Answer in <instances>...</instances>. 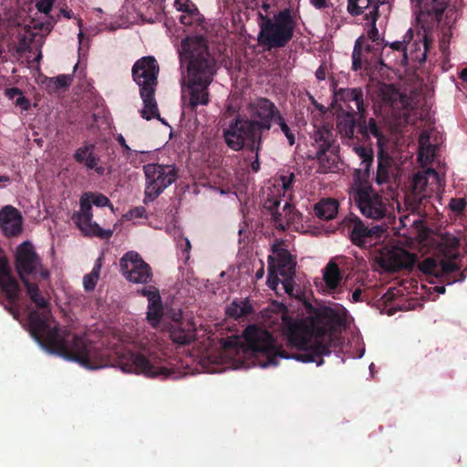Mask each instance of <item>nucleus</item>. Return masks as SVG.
<instances>
[{
	"mask_svg": "<svg viewBox=\"0 0 467 467\" xmlns=\"http://www.w3.org/2000/svg\"><path fill=\"white\" fill-rule=\"evenodd\" d=\"M56 22L57 21L54 20L52 17H49L44 22H34L33 27L36 30H41L46 34H49L52 31Z\"/></svg>",
	"mask_w": 467,
	"mask_h": 467,
	"instance_id": "40",
	"label": "nucleus"
},
{
	"mask_svg": "<svg viewBox=\"0 0 467 467\" xmlns=\"http://www.w3.org/2000/svg\"><path fill=\"white\" fill-rule=\"evenodd\" d=\"M179 57L182 64L187 65L190 97L186 107L193 111L199 105L209 103L208 87L217 71V63L209 51L206 39L201 36L183 39Z\"/></svg>",
	"mask_w": 467,
	"mask_h": 467,
	"instance_id": "4",
	"label": "nucleus"
},
{
	"mask_svg": "<svg viewBox=\"0 0 467 467\" xmlns=\"http://www.w3.org/2000/svg\"><path fill=\"white\" fill-rule=\"evenodd\" d=\"M413 38V29L410 28L403 36L402 41H394L390 44L386 43L384 47L389 46L392 50H396L401 53V62L405 64L406 59V43Z\"/></svg>",
	"mask_w": 467,
	"mask_h": 467,
	"instance_id": "36",
	"label": "nucleus"
},
{
	"mask_svg": "<svg viewBox=\"0 0 467 467\" xmlns=\"http://www.w3.org/2000/svg\"><path fill=\"white\" fill-rule=\"evenodd\" d=\"M358 135L360 136V139L367 140L370 136H373L377 139V145L379 147V150H383L385 144L387 143V139L383 135L381 129L378 126L376 120L373 118L368 119L367 123L366 116L358 117Z\"/></svg>",
	"mask_w": 467,
	"mask_h": 467,
	"instance_id": "23",
	"label": "nucleus"
},
{
	"mask_svg": "<svg viewBox=\"0 0 467 467\" xmlns=\"http://www.w3.org/2000/svg\"><path fill=\"white\" fill-rule=\"evenodd\" d=\"M93 170L99 174V175H103L104 172H105V168L102 167V166H96V168H93Z\"/></svg>",
	"mask_w": 467,
	"mask_h": 467,
	"instance_id": "63",
	"label": "nucleus"
},
{
	"mask_svg": "<svg viewBox=\"0 0 467 467\" xmlns=\"http://www.w3.org/2000/svg\"><path fill=\"white\" fill-rule=\"evenodd\" d=\"M199 20H200V15H190V14H187V13H183L180 16L181 23L185 25V26H192L195 22H198Z\"/></svg>",
	"mask_w": 467,
	"mask_h": 467,
	"instance_id": "49",
	"label": "nucleus"
},
{
	"mask_svg": "<svg viewBox=\"0 0 467 467\" xmlns=\"http://www.w3.org/2000/svg\"><path fill=\"white\" fill-rule=\"evenodd\" d=\"M334 99L339 103L342 110L357 112L358 117L366 114L367 104L364 101V91L361 88H343L334 90Z\"/></svg>",
	"mask_w": 467,
	"mask_h": 467,
	"instance_id": "18",
	"label": "nucleus"
},
{
	"mask_svg": "<svg viewBox=\"0 0 467 467\" xmlns=\"http://www.w3.org/2000/svg\"><path fill=\"white\" fill-rule=\"evenodd\" d=\"M169 331L171 340L179 345H188L195 338V327L192 322L183 321L182 313L173 311L171 316Z\"/></svg>",
	"mask_w": 467,
	"mask_h": 467,
	"instance_id": "20",
	"label": "nucleus"
},
{
	"mask_svg": "<svg viewBox=\"0 0 467 467\" xmlns=\"http://www.w3.org/2000/svg\"><path fill=\"white\" fill-rule=\"evenodd\" d=\"M115 366L123 372L142 374L148 378L162 377L166 379L173 373L166 366L158 365L144 355L130 350L119 355Z\"/></svg>",
	"mask_w": 467,
	"mask_h": 467,
	"instance_id": "13",
	"label": "nucleus"
},
{
	"mask_svg": "<svg viewBox=\"0 0 467 467\" xmlns=\"http://www.w3.org/2000/svg\"><path fill=\"white\" fill-rule=\"evenodd\" d=\"M99 159L94 154H90L86 161L82 164H84L88 169L93 170L99 163Z\"/></svg>",
	"mask_w": 467,
	"mask_h": 467,
	"instance_id": "50",
	"label": "nucleus"
},
{
	"mask_svg": "<svg viewBox=\"0 0 467 467\" xmlns=\"http://www.w3.org/2000/svg\"><path fill=\"white\" fill-rule=\"evenodd\" d=\"M417 256L400 247H391L381 254V265L389 271L397 272L401 269H412Z\"/></svg>",
	"mask_w": 467,
	"mask_h": 467,
	"instance_id": "19",
	"label": "nucleus"
},
{
	"mask_svg": "<svg viewBox=\"0 0 467 467\" xmlns=\"http://www.w3.org/2000/svg\"><path fill=\"white\" fill-rule=\"evenodd\" d=\"M253 306L252 305L244 300V301H234L226 310V313L229 317H234L235 319L245 317L248 315L252 314Z\"/></svg>",
	"mask_w": 467,
	"mask_h": 467,
	"instance_id": "33",
	"label": "nucleus"
},
{
	"mask_svg": "<svg viewBox=\"0 0 467 467\" xmlns=\"http://www.w3.org/2000/svg\"><path fill=\"white\" fill-rule=\"evenodd\" d=\"M40 267H42L41 259L33 244L29 241L20 244L16 253V270L22 283L29 281L27 276L38 273Z\"/></svg>",
	"mask_w": 467,
	"mask_h": 467,
	"instance_id": "17",
	"label": "nucleus"
},
{
	"mask_svg": "<svg viewBox=\"0 0 467 467\" xmlns=\"http://www.w3.org/2000/svg\"><path fill=\"white\" fill-rule=\"evenodd\" d=\"M92 205L106 207L111 206V203L109 199L103 193L86 192L80 196L79 210L72 214L71 219L83 235L109 240L112 236L113 231L109 229L105 230L92 221Z\"/></svg>",
	"mask_w": 467,
	"mask_h": 467,
	"instance_id": "9",
	"label": "nucleus"
},
{
	"mask_svg": "<svg viewBox=\"0 0 467 467\" xmlns=\"http://www.w3.org/2000/svg\"><path fill=\"white\" fill-rule=\"evenodd\" d=\"M160 67L154 57L147 56L138 59L131 68L134 82L140 87V96L143 101V109L140 115L150 120L153 118L160 119L155 92L158 85Z\"/></svg>",
	"mask_w": 467,
	"mask_h": 467,
	"instance_id": "8",
	"label": "nucleus"
},
{
	"mask_svg": "<svg viewBox=\"0 0 467 467\" xmlns=\"http://www.w3.org/2000/svg\"><path fill=\"white\" fill-rule=\"evenodd\" d=\"M16 105L20 107L24 110H27L30 108V101H29L28 99L24 97L23 94H22L21 96L16 98Z\"/></svg>",
	"mask_w": 467,
	"mask_h": 467,
	"instance_id": "53",
	"label": "nucleus"
},
{
	"mask_svg": "<svg viewBox=\"0 0 467 467\" xmlns=\"http://www.w3.org/2000/svg\"><path fill=\"white\" fill-rule=\"evenodd\" d=\"M314 212L316 216L321 220H332L338 213V202L335 199H322L315 204Z\"/></svg>",
	"mask_w": 467,
	"mask_h": 467,
	"instance_id": "27",
	"label": "nucleus"
},
{
	"mask_svg": "<svg viewBox=\"0 0 467 467\" xmlns=\"http://www.w3.org/2000/svg\"><path fill=\"white\" fill-rule=\"evenodd\" d=\"M24 285L31 302L41 310H30L27 316L29 332L41 347L88 369H99L109 365L104 350L85 335L51 327L48 322L51 315L49 299L43 296L37 284L25 281Z\"/></svg>",
	"mask_w": 467,
	"mask_h": 467,
	"instance_id": "2",
	"label": "nucleus"
},
{
	"mask_svg": "<svg viewBox=\"0 0 467 467\" xmlns=\"http://www.w3.org/2000/svg\"><path fill=\"white\" fill-rule=\"evenodd\" d=\"M460 77L463 81L467 82V67L462 70Z\"/></svg>",
	"mask_w": 467,
	"mask_h": 467,
	"instance_id": "64",
	"label": "nucleus"
},
{
	"mask_svg": "<svg viewBox=\"0 0 467 467\" xmlns=\"http://www.w3.org/2000/svg\"><path fill=\"white\" fill-rule=\"evenodd\" d=\"M23 218L19 211L6 205L0 211V228L6 236H16L22 232Z\"/></svg>",
	"mask_w": 467,
	"mask_h": 467,
	"instance_id": "21",
	"label": "nucleus"
},
{
	"mask_svg": "<svg viewBox=\"0 0 467 467\" xmlns=\"http://www.w3.org/2000/svg\"><path fill=\"white\" fill-rule=\"evenodd\" d=\"M419 7L417 19L421 25L422 32L413 31V38L406 43V59L422 64L427 59V54L433 44L431 31L439 26L443 13L451 0H415Z\"/></svg>",
	"mask_w": 467,
	"mask_h": 467,
	"instance_id": "6",
	"label": "nucleus"
},
{
	"mask_svg": "<svg viewBox=\"0 0 467 467\" xmlns=\"http://www.w3.org/2000/svg\"><path fill=\"white\" fill-rule=\"evenodd\" d=\"M352 301L355 303L362 301V290L360 288H357L352 293Z\"/></svg>",
	"mask_w": 467,
	"mask_h": 467,
	"instance_id": "57",
	"label": "nucleus"
},
{
	"mask_svg": "<svg viewBox=\"0 0 467 467\" xmlns=\"http://www.w3.org/2000/svg\"><path fill=\"white\" fill-rule=\"evenodd\" d=\"M379 18V6L374 5L373 10L365 14L364 19L369 23V29L368 30V37L377 43L379 39V29L377 28V21Z\"/></svg>",
	"mask_w": 467,
	"mask_h": 467,
	"instance_id": "34",
	"label": "nucleus"
},
{
	"mask_svg": "<svg viewBox=\"0 0 467 467\" xmlns=\"http://www.w3.org/2000/svg\"><path fill=\"white\" fill-rule=\"evenodd\" d=\"M72 80L71 76L61 74L55 78L46 77L42 81V84L49 94H53L57 93L60 89H66L68 88L71 85Z\"/></svg>",
	"mask_w": 467,
	"mask_h": 467,
	"instance_id": "30",
	"label": "nucleus"
},
{
	"mask_svg": "<svg viewBox=\"0 0 467 467\" xmlns=\"http://www.w3.org/2000/svg\"><path fill=\"white\" fill-rule=\"evenodd\" d=\"M460 239L449 233L440 235L434 256H429L418 264V269L425 275L447 285L462 282L467 269H462Z\"/></svg>",
	"mask_w": 467,
	"mask_h": 467,
	"instance_id": "5",
	"label": "nucleus"
},
{
	"mask_svg": "<svg viewBox=\"0 0 467 467\" xmlns=\"http://www.w3.org/2000/svg\"><path fill=\"white\" fill-rule=\"evenodd\" d=\"M392 165V160L385 154L384 150H379L378 152V170L376 173V182L379 185L387 183L389 180V169Z\"/></svg>",
	"mask_w": 467,
	"mask_h": 467,
	"instance_id": "28",
	"label": "nucleus"
},
{
	"mask_svg": "<svg viewBox=\"0 0 467 467\" xmlns=\"http://www.w3.org/2000/svg\"><path fill=\"white\" fill-rule=\"evenodd\" d=\"M94 144L85 143L83 146L78 148L73 155L74 160L82 164L87 158L94 152Z\"/></svg>",
	"mask_w": 467,
	"mask_h": 467,
	"instance_id": "38",
	"label": "nucleus"
},
{
	"mask_svg": "<svg viewBox=\"0 0 467 467\" xmlns=\"http://www.w3.org/2000/svg\"><path fill=\"white\" fill-rule=\"evenodd\" d=\"M283 213L285 224H289L296 220V213L293 204L285 202L283 206Z\"/></svg>",
	"mask_w": 467,
	"mask_h": 467,
	"instance_id": "41",
	"label": "nucleus"
},
{
	"mask_svg": "<svg viewBox=\"0 0 467 467\" xmlns=\"http://www.w3.org/2000/svg\"><path fill=\"white\" fill-rule=\"evenodd\" d=\"M280 109L267 98H257L247 105V115L233 119L223 135L226 145L234 151L245 147V140H252V150H262Z\"/></svg>",
	"mask_w": 467,
	"mask_h": 467,
	"instance_id": "3",
	"label": "nucleus"
},
{
	"mask_svg": "<svg viewBox=\"0 0 467 467\" xmlns=\"http://www.w3.org/2000/svg\"><path fill=\"white\" fill-rule=\"evenodd\" d=\"M98 275L96 273H90L88 275H86L83 277V285L86 291L90 292L93 291L97 282H98Z\"/></svg>",
	"mask_w": 467,
	"mask_h": 467,
	"instance_id": "43",
	"label": "nucleus"
},
{
	"mask_svg": "<svg viewBox=\"0 0 467 467\" xmlns=\"http://www.w3.org/2000/svg\"><path fill=\"white\" fill-rule=\"evenodd\" d=\"M466 202L462 198H451L449 203V207L452 212L461 213L464 211Z\"/></svg>",
	"mask_w": 467,
	"mask_h": 467,
	"instance_id": "45",
	"label": "nucleus"
},
{
	"mask_svg": "<svg viewBox=\"0 0 467 467\" xmlns=\"http://www.w3.org/2000/svg\"><path fill=\"white\" fill-rule=\"evenodd\" d=\"M310 3L317 9H322L327 6V0H310Z\"/></svg>",
	"mask_w": 467,
	"mask_h": 467,
	"instance_id": "58",
	"label": "nucleus"
},
{
	"mask_svg": "<svg viewBox=\"0 0 467 467\" xmlns=\"http://www.w3.org/2000/svg\"><path fill=\"white\" fill-rule=\"evenodd\" d=\"M326 75H327V66L325 64H322L317 69L316 77L318 80H324V79H326Z\"/></svg>",
	"mask_w": 467,
	"mask_h": 467,
	"instance_id": "56",
	"label": "nucleus"
},
{
	"mask_svg": "<svg viewBox=\"0 0 467 467\" xmlns=\"http://www.w3.org/2000/svg\"><path fill=\"white\" fill-rule=\"evenodd\" d=\"M378 98L384 106L394 107L400 100L401 95L391 84H382L378 89Z\"/></svg>",
	"mask_w": 467,
	"mask_h": 467,
	"instance_id": "29",
	"label": "nucleus"
},
{
	"mask_svg": "<svg viewBox=\"0 0 467 467\" xmlns=\"http://www.w3.org/2000/svg\"><path fill=\"white\" fill-rule=\"evenodd\" d=\"M272 251L275 255H268L267 257L268 275L266 284L270 289L276 291L281 283L285 293L292 295L296 266V257L279 244H274Z\"/></svg>",
	"mask_w": 467,
	"mask_h": 467,
	"instance_id": "10",
	"label": "nucleus"
},
{
	"mask_svg": "<svg viewBox=\"0 0 467 467\" xmlns=\"http://www.w3.org/2000/svg\"><path fill=\"white\" fill-rule=\"evenodd\" d=\"M245 146L247 148V150L252 152V153H254V161H252L251 163V170L254 171V172H258L259 170H260V161H259V153L261 150H252V140H245Z\"/></svg>",
	"mask_w": 467,
	"mask_h": 467,
	"instance_id": "44",
	"label": "nucleus"
},
{
	"mask_svg": "<svg viewBox=\"0 0 467 467\" xmlns=\"http://www.w3.org/2000/svg\"><path fill=\"white\" fill-rule=\"evenodd\" d=\"M271 219L276 228L281 229V230L285 229L284 213H283V212H280L279 209L276 211V213H273L271 214Z\"/></svg>",
	"mask_w": 467,
	"mask_h": 467,
	"instance_id": "47",
	"label": "nucleus"
},
{
	"mask_svg": "<svg viewBox=\"0 0 467 467\" xmlns=\"http://www.w3.org/2000/svg\"><path fill=\"white\" fill-rule=\"evenodd\" d=\"M78 42H79V51L82 50L84 46L85 35L82 31H80L78 35Z\"/></svg>",
	"mask_w": 467,
	"mask_h": 467,
	"instance_id": "59",
	"label": "nucleus"
},
{
	"mask_svg": "<svg viewBox=\"0 0 467 467\" xmlns=\"http://www.w3.org/2000/svg\"><path fill=\"white\" fill-rule=\"evenodd\" d=\"M99 261H100V258L98 259V263L95 265V266L93 267V269L91 271V273H96L98 275V276L99 275V271H100V267H101Z\"/></svg>",
	"mask_w": 467,
	"mask_h": 467,
	"instance_id": "61",
	"label": "nucleus"
},
{
	"mask_svg": "<svg viewBox=\"0 0 467 467\" xmlns=\"http://www.w3.org/2000/svg\"><path fill=\"white\" fill-rule=\"evenodd\" d=\"M143 171L146 178L144 203L154 201L178 179V169L174 165L149 163L143 166Z\"/></svg>",
	"mask_w": 467,
	"mask_h": 467,
	"instance_id": "11",
	"label": "nucleus"
},
{
	"mask_svg": "<svg viewBox=\"0 0 467 467\" xmlns=\"http://www.w3.org/2000/svg\"><path fill=\"white\" fill-rule=\"evenodd\" d=\"M54 0H39L36 3V8L45 15L49 14L53 7Z\"/></svg>",
	"mask_w": 467,
	"mask_h": 467,
	"instance_id": "48",
	"label": "nucleus"
},
{
	"mask_svg": "<svg viewBox=\"0 0 467 467\" xmlns=\"http://www.w3.org/2000/svg\"><path fill=\"white\" fill-rule=\"evenodd\" d=\"M264 275H265L264 266H261V268L256 271L255 277H256V279H261V278H263Z\"/></svg>",
	"mask_w": 467,
	"mask_h": 467,
	"instance_id": "62",
	"label": "nucleus"
},
{
	"mask_svg": "<svg viewBox=\"0 0 467 467\" xmlns=\"http://www.w3.org/2000/svg\"><path fill=\"white\" fill-rule=\"evenodd\" d=\"M138 294L146 296L148 303L150 302V300L157 298L158 296H161L159 289L153 285H148L141 288L140 290H138Z\"/></svg>",
	"mask_w": 467,
	"mask_h": 467,
	"instance_id": "42",
	"label": "nucleus"
},
{
	"mask_svg": "<svg viewBox=\"0 0 467 467\" xmlns=\"http://www.w3.org/2000/svg\"><path fill=\"white\" fill-rule=\"evenodd\" d=\"M258 25L257 41L265 50L271 51L286 47L292 40L297 19L293 9L285 7L272 16L258 13Z\"/></svg>",
	"mask_w": 467,
	"mask_h": 467,
	"instance_id": "7",
	"label": "nucleus"
},
{
	"mask_svg": "<svg viewBox=\"0 0 467 467\" xmlns=\"http://www.w3.org/2000/svg\"><path fill=\"white\" fill-rule=\"evenodd\" d=\"M342 278L343 274L338 265L331 259L323 269V280L327 290L329 293L335 292L339 287Z\"/></svg>",
	"mask_w": 467,
	"mask_h": 467,
	"instance_id": "26",
	"label": "nucleus"
},
{
	"mask_svg": "<svg viewBox=\"0 0 467 467\" xmlns=\"http://www.w3.org/2000/svg\"><path fill=\"white\" fill-rule=\"evenodd\" d=\"M117 141L119 142V144L121 146V148L123 149L124 150V154L129 157L130 154L131 153L132 150L130 148V146L126 143V140L124 139V137L119 134L118 137H117Z\"/></svg>",
	"mask_w": 467,
	"mask_h": 467,
	"instance_id": "54",
	"label": "nucleus"
},
{
	"mask_svg": "<svg viewBox=\"0 0 467 467\" xmlns=\"http://www.w3.org/2000/svg\"><path fill=\"white\" fill-rule=\"evenodd\" d=\"M5 94L9 99H15L16 97L18 98L23 93L20 88L14 87L6 88Z\"/></svg>",
	"mask_w": 467,
	"mask_h": 467,
	"instance_id": "52",
	"label": "nucleus"
},
{
	"mask_svg": "<svg viewBox=\"0 0 467 467\" xmlns=\"http://www.w3.org/2000/svg\"><path fill=\"white\" fill-rule=\"evenodd\" d=\"M427 175H432L434 179H438V173L433 169H429L426 174L417 173L412 181V199L417 203L416 209H420L424 205L428 198L431 197V192L428 189Z\"/></svg>",
	"mask_w": 467,
	"mask_h": 467,
	"instance_id": "22",
	"label": "nucleus"
},
{
	"mask_svg": "<svg viewBox=\"0 0 467 467\" xmlns=\"http://www.w3.org/2000/svg\"><path fill=\"white\" fill-rule=\"evenodd\" d=\"M275 124L278 125L280 130L285 136L287 142L290 146H293L296 143V130L292 129L286 122L285 118L280 111L276 119L275 120Z\"/></svg>",
	"mask_w": 467,
	"mask_h": 467,
	"instance_id": "35",
	"label": "nucleus"
},
{
	"mask_svg": "<svg viewBox=\"0 0 467 467\" xmlns=\"http://www.w3.org/2000/svg\"><path fill=\"white\" fill-rule=\"evenodd\" d=\"M294 178V173H290L288 176H281L282 185L285 191L292 188Z\"/></svg>",
	"mask_w": 467,
	"mask_h": 467,
	"instance_id": "51",
	"label": "nucleus"
},
{
	"mask_svg": "<svg viewBox=\"0 0 467 467\" xmlns=\"http://www.w3.org/2000/svg\"><path fill=\"white\" fill-rule=\"evenodd\" d=\"M364 36H359L354 46L352 52V69L357 71L362 67V50H363Z\"/></svg>",
	"mask_w": 467,
	"mask_h": 467,
	"instance_id": "37",
	"label": "nucleus"
},
{
	"mask_svg": "<svg viewBox=\"0 0 467 467\" xmlns=\"http://www.w3.org/2000/svg\"><path fill=\"white\" fill-rule=\"evenodd\" d=\"M380 6L383 4L380 0H348L347 11L352 16L365 15L367 9L373 10V6Z\"/></svg>",
	"mask_w": 467,
	"mask_h": 467,
	"instance_id": "31",
	"label": "nucleus"
},
{
	"mask_svg": "<svg viewBox=\"0 0 467 467\" xmlns=\"http://www.w3.org/2000/svg\"><path fill=\"white\" fill-rule=\"evenodd\" d=\"M39 272V275L40 276L43 278V279H47L49 277V271L47 270V269H41V267L39 268L38 270Z\"/></svg>",
	"mask_w": 467,
	"mask_h": 467,
	"instance_id": "60",
	"label": "nucleus"
},
{
	"mask_svg": "<svg viewBox=\"0 0 467 467\" xmlns=\"http://www.w3.org/2000/svg\"><path fill=\"white\" fill-rule=\"evenodd\" d=\"M342 224L348 232L350 242L360 249H367L375 245L383 234L380 226L368 227L357 215L346 217Z\"/></svg>",
	"mask_w": 467,
	"mask_h": 467,
	"instance_id": "14",
	"label": "nucleus"
},
{
	"mask_svg": "<svg viewBox=\"0 0 467 467\" xmlns=\"http://www.w3.org/2000/svg\"><path fill=\"white\" fill-rule=\"evenodd\" d=\"M130 213L131 217L143 218L145 217L146 211L144 207L140 206L130 210Z\"/></svg>",
	"mask_w": 467,
	"mask_h": 467,
	"instance_id": "55",
	"label": "nucleus"
},
{
	"mask_svg": "<svg viewBox=\"0 0 467 467\" xmlns=\"http://www.w3.org/2000/svg\"><path fill=\"white\" fill-rule=\"evenodd\" d=\"M281 200L278 198H268L264 204V208L270 213H276L279 209Z\"/></svg>",
	"mask_w": 467,
	"mask_h": 467,
	"instance_id": "46",
	"label": "nucleus"
},
{
	"mask_svg": "<svg viewBox=\"0 0 467 467\" xmlns=\"http://www.w3.org/2000/svg\"><path fill=\"white\" fill-rule=\"evenodd\" d=\"M123 276L130 282L148 284L152 279L150 266L134 251L127 252L119 260Z\"/></svg>",
	"mask_w": 467,
	"mask_h": 467,
	"instance_id": "16",
	"label": "nucleus"
},
{
	"mask_svg": "<svg viewBox=\"0 0 467 467\" xmlns=\"http://www.w3.org/2000/svg\"><path fill=\"white\" fill-rule=\"evenodd\" d=\"M173 311L174 310L165 312L161 296H158L157 298L150 300V302L148 303L146 318L152 327L159 328L162 324H165L166 319L171 318Z\"/></svg>",
	"mask_w": 467,
	"mask_h": 467,
	"instance_id": "24",
	"label": "nucleus"
},
{
	"mask_svg": "<svg viewBox=\"0 0 467 467\" xmlns=\"http://www.w3.org/2000/svg\"><path fill=\"white\" fill-rule=\"evenodd\" d=\"M357 112L346 111L342 114H338L337 117V128L338 132L348 139L355 137L358 138V119H356L355 116Z\"/></svg>",
	"mask_w": 467,
	"mask_h": 467,
	"instance_id": "25",
	"label": "nucleus"
},
{
	"mask_svg": "<svg viewBox=\"0 0 467 467\" xmlns=\"http://www.w3.org/2000/svg\"><path fill=\"white\" fill-rule=\"evenodd\" d=\"M174 5L178 11L190 15H200L197 6L191 0H175Z\"/></svg>",
	"mask_w": 467,
	"mask_h": 467,
	"instance_id": "39",
	"label": "nucleus"
},
{
	"mask_svg": "<svg viewBox=\"0 0 467 467\" xmlns=\"http://www.w3.org/2000/svg\"><path fill=\"white\" fill-rule=\"evenodd\" d=\"M355 152L361 160L358 171H362L364 176L368 177L369 169L373 163V150L371 148L358 146L354 148Z\"/></svg>",
	"mask_w": 467,
	"mask_h": 467,
	"instance_id": "32",
	"label": "nucleus"
},
{
	"mask_svg": "<svg viewBox=\"0 0 467 467\" xmlns=\"http://www.w3.org/2000/svg\"><path fill=\"white\" fill-rule=\"evenodd\" d=\"M353 200L367 218L380 220L387 214L383 197L371 185H360L353 192Z\"/></svg>",
	"mask_w": 467,
	"mask_h": 467,
	"instance_id": "15",
	"label": "nucleus"
},
{
	"mask_svg": "<svg viewBox=\"0 0 467 467\" xmlns=\"http://www.w3.org/2000/svg\"><path fill=\"white\" fill-rule=\"evenodd\" d=\"M282 319L285 348L277 344L266 329L250 325L243 333L247 348L254 355L265 357V365L277 366L278 358H293L320 366L324 363L323 357L331 353V334L346 327L347 309L342 306L316 308L309 317V325L287 316Z\"/></svg>",
	"mask_w": 467,
	"mask_h": 467,
	"instance_id": "1",
	"label": "nucleus"
},
{
	"mask_svg": "<svg viewBox=\"0 0 467 467\" xmlns=\"http://www.w3.org/2000/svg\"><path fill=\"white\" fill-rule=\"evenodd\" d=\"M313 140L317 152L314 156H309V159L317 161L318 172L334 171L337 168L338 157L336 154L337 147L335 146L336 140L332 130L327 125L317 128Z\"/></svg>",
	"mask_w": 467,
	"mask_h": 467,
	"instance_id": "12",
	"label": "nucleus"
}]
</instances>
